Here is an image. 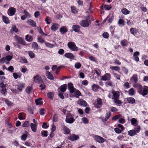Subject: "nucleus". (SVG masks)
I'll return each mask as SVG.
<instances>
[{"instance_id":"1","label":"nucleus","mask_w":148,"mask_h":148,"mask_svg":"<svg viewBox=\"0 0 148 148\" xmlns=\"http://www.w3.org/2000/svg\"><path fill=\"white\" fill-rule=\"evenodd\" d=\"M136 87L138 89L139 93L141 94L143 96L148 94V87L145 86L143 87L141 85L138 84L136 85Z\"/></svg>"},{"instance_id":"2","label":"nucleus","mask_w":148,"mask_h":148,"mask_svg":"<svg viewBox=\"0 0 148 148\" xmlns=\"http://www.w3.org/2000/svg\"><path fill=\"white\" fill-rule=\"evenodd\" d=\"M140 130V126H138L137 128L134 130H132L128 132V134L130 136H134L137 134V133H139Z\"/></svg>"},{"instance_id":"3","label":"nucleus","mask_w":148,"mask_h":148,"mask_svg":"<svg viewBox=\"0 0 148 148\" xmlns=\"http://www.w3.org/2000/svg\"><path fill=\"white\" fill-rule=\"evenodd\" d=\"M91 23V21L90 20H88L87 19L86 20H82L79 23V24L83 27H87Z\"/></svg>"},{"instance_id":"4","label":"nucleus","mask_w":148,"mask_h":148,"mask_svg":"<svg viewBox=\"0 0 148 148\" xmlns=\"http://www.w3.org/2000/svg\"><path fill=\"white\" fill-rule=\"evenodd\" d=\"M34 81L38 84H44V81L42 79L41 76L39 75H37L33 77Z\"/></svg>"},{"instance_id":"5","label":"nucleus","mask_w":148,"mask_h":148,"mask_svg":"<svg viewBox=\"0 0 148 148\" xmlns=\"http://www.w3.org/2000/svg\"><path fill=\"white\" fill-rule=\"evenodd\" d=\"M14 38L18 43L21 44L23 45H26V43L24 39L17 35H16L14 36Z\"/></svg>"},{"instance_id":"6","label":"nucleus","mask_w":148,"mask_h":148,"mask_svg":"<svg viewBox=\"0 0 148 148\" xmlns=\"http://www.w3.org/2000/svg\"><path fill=\"white\" fill-rule=\"evenodd\" d=\"M79 137L78 135L73 134L68 137V139L71 141H74L78 140Z\"/></svg>"},{"instance_id":"7","label":"nucleus","mask_w":148,"mask_h":148,"mask_svg":"<svg viewBox=\"0 0 148 148\" xmlns=\"http://www.w3.org/2000/svg\"><path fill=\"white\" fill-rule=\"evenodd\" d=\"M16 12V9L13 7H10L8 10L7 13L10 16L14 15Z\"/></svg>"},{"instance_id":"8","label":"nucleus","mask_w":148,"mask_h":148,"mask_svg":"<svg viewBox=\"0 0 148 148\" xmlns=\"http://www.w3.org/2000/svg\"><path fill=\"white\" fill-rule=\"evenodd\" d=\"M111 78V75L109 73H106L102 76L101 80L104 81H106L110 80Z\"/></svg>"},{"instance_id":"9","label":"nucleus","mask_w":148,"mask_h":148,"mask_svg":"<svg viewBox=\"0 0 148 148\" xmlns=\"http://www.w3.org/2000/svg\"><path fill=\"white\" fill-rule=\"evenodd\" d=\"M97 103L95 105V107L97 108H100L103 104L102 99L100 98H98L97 99Z\"/></svg>"},{"instance_id":"10","label":"nucleus","mask_w":148,"mask_h":148,"mask_svg":"<svg viewBox=\"0 0 148 148\" xmlns=\"http://www.w3.org/2000/svg\"><path fill=\"white\" fill-rule=\"evenodd\" d=\"M111 113L110 112H107L106 114L105 118H103L101 119L102 121L103 122H105L107 121L110 118L111 115Z\"/></svg>"},{"instance_id":"11","label":"nucleus","mask_w":148,"mask_h":148,"mask_svg":"<svg viewBox=\"0 0 148 148\" xmlns=\"http://www.w3.org/2000/svg\"><path fill=\"white\" fill-rule=\"evenodd\" d=\"M77 103L80 105L83 106H86L87 105V103L86 101L83 100V99H80L77 101Z\"/></svg>"},{"instance_id":"12","label":"nucleus","mask_w":148,"mask_h":148,"mask_svg":"<svg viewBox=\"0 0 148 148\" xmlns=\"http://www.w3.org/2000/svg\"><path fill=\"white\" fill-rule=\"evenodd\" d=\"M95 139L97 142L99 143H103L104 141V139L103 137L99 136H95Z\"/></svg>"},{"instance_id":"13","label":"nucleus","mask_w":148,"mask_h":148,"mask_svg":"<svg viewBox=\"0 0 148 148\" xmlns=\"http://www.w3.org/2000/svg\"><path fill=\"white\" fill-rule=\"evenodd\" d=\"M68 89L69 90L70 92L71 93H73L75 89L74 87L73 84L70 83L68 84Z\"/></svg>"},{"instance_id":"14","label":"nucleus","mask_w":148,"mask_h":148,"mask_svg":"<svg viewBox=\"0 0 148 148\" xmlns=\"http://www.w3.org/2000/svg\"><path fill=\"white\" fill-rule=\"evenodd\" d=\"M140 53L139 52L136 51L134 53L133 57V59L136 62H138L139 61V59L138 56H139Z\"/></svg>"},{"instance_id":"15","label":"nucleus","mask_w":148,"mask_h":148,"mask_svg":"<svg viewBox=\"0 0 148 148\" xmlns=\"http://www.w3.org/2000/svg\"><path fill=\"white\" fill-rule=\"evenodd\" d=\"M59 27V25L56 23H54L51 27V29L52 31L55 32L58 29Z\"/></svg>"},{"instance_id":"16","label":"nucleus","mask_w":148,"mask_h":148,"mask_svg":"<svg viewBox=\"0 0 148 148\" xmlns=\"http://www.w3.org/2000/svg\"><path fill=\"white\" fill-rule=\"evenodd\" d=\"M68 31V29L66 28L65 26H63L61 27L60 29V32L62 34H65Z\"/></svg>"},{"instance_id":"17","label":"nucleus","mask_w":148,"mask_h":148,"mask_svg":"<svg viewBox=\"0 0 148 148\" xmlns=\"http://www.w3.org/2000/svg\"><path fill=\"white\" fill-rule=\"evenodd\" d=\"M67 88V85L66 84H64L61 85L58 88V90L60 89V91L61 92H64L66 90Z\"/></svg>"},{"instance_id":"18","label":"nucleus","mask_w":148,"mask_h":148,"mask_svg":"<svg viewBox=\"0 0 148 148\" xmlns=\"http://www.w3.org/2000/svg\"><path fill=\"white\" fill-rule=\"evenodd\" d=\"M72 29L75 32H79L80 30V27L78 25H74L72 26Z\"/></svg>"},{"instance_id":"19","label":"nucleus","mask_w":148,"mask_h":148,"mask_svg":"<svg viewBox=\"0 0 148 148\" xmlns=\"http://www.w3.org/2000/svg\"><path fill=\"white\" fill-rule=\"evenodd\" d=\"M63 130L64 131V134H69L71 132L70 129L65 125L63 126Z\"/></svg>"},{"instance_id":"20","label":"nucleus","mask_w":148,"mask_h":148,"mask_svg":"<svg viewBox=\"0 0 148 148\" xmlns=\"http://www.w3.org/2000/svg\"><path fill=\"white\" fill-rule=\"evenodd\" d=\"M65 57L69 59H73L74 58V55L72 53H66L64 55Z\"/></svg>"},{"instance_id":"21","label":"nucleus","mask_w":148,"mask_h":148,"mask_svg":"<svg viewBox=\"0 0 148 148\" xmlns=\"http://www.w3.org/2000/svg\"><path fill=\"white\" fill-rule=\"evenodd\" d=\"M25 84L23 83H20L18 84L17 89L19 91H21L25 87Z\"/></svg>"},{"instance_id":"22","label":"nucleus","mask_w":148,"mask_h":148,"mask_svg":"<svg viewBox=\"0 0 148 148\" xmlns=\"http://www.w3.org/2000/svg\"><path fill=\"white\" fill-rule=\"evenodd\" d=\"M113 94V96L114 98V99L119 98L120 96L119 92L118 91H112V92Z\"/></svg>"},{"instance_id":"23","label":"nucleus","mask_w":148,"mask_h":148,"mask_svg":"<svg viewBox=\"0 0 148 148\" xmlns=\"http://www.w3.org/2000/svg\"><path fill=\"white\" fill-rule=\"evenodd\" d=\"M46 75L47 77L50 80H53L54 77L51 72L47 71L46 72Z\"/></svg>"},{"instance_id":"24","label":"nucleus","mask_w":148,"mask_h":148,"mask_svg":"<svg viewBox=\"0 0 148 148\" xmlns=\"http://www.w3.org/2000/svg\"><path fill=\"white\" fill-rule=\"evenodd\" d=\"M27 23L33 27H34L36 26V23L33 20L29 19L27 21Z\"/></svg>"},{"instance_id":"25","label":"nucleus","mask_w":148,"mask_h":148,"mask_svg":"<svg viewBox=\"0 0 148 148\" xmlns=\"http://www.w3.org/2000/svg\"><path fill=\"white\" fill-rule=\"evenodd\" d=\"M127 102L129 103L134 104L135 103L136 101L134 98L132 97H129L127 98Z\"/></svg>"},{"instance_id":"26","label":"nucleus","mask_w":148,"mask_h":148,"mask_svg":"<svg viewBox=\"0 0 148 148\" xmlns=\"http://www.w3.org/2000/svg\"><path fill=\"white\" fill-rule=\"evenodd\" d=\"M130 33L133 35L136 36L138 31L136 29L134 28H131L130 29Z\"/></svg>"},{"instance_id":"27","label":"nucleus","mask_w":148,"mask_h":148,"mask_svg":"<svg viewBox=\"0 0 148 148\" xmlns=\"http://www.w3.org/2000/svg\"><path fill=\"white\" fill-rule=\"evenodd\" d=\"M75 121V119L73 117L70 118H66L65 119V121L67 123H72Z\"/></svg>"},{"instance_id":"28","label":"nucleus","mask_w":148,"mask_h":148,"mask_svg":"<svg viewBox=\"0 0 148 148\" xmlns=\"http://www.w3.org/2000/svg\"><path fill=\"white\" fill-rule=\"evenodd\" d=\"M32 130L33 132H36V131L37 125L31 123L30 125Z\"/></svg>"},{"instance_id":"29","label":"nucleus","mask_w":148,"mask_h":148,"mask_svg":"<svg viewBox=\"0 0 148 148\" xmlns=\"http://www.w3.org/2000/svg\"><path fill=\"white\" fill-rule=\"evenodd\" d=\"M2 19L4 22L6 24H8L10 23V21L9 18L6 16H2Z\"/></svg>"},{"instance_id":"30","label":"nucleus","mask_w":148,"mask_h":148,"mask_svg":"<svg viewBox=\"0 0 148 148\" xmlns=\"http://www.w3.org/2000/svg\"><path fill=\"white\" fill-rule=\"evenodd\" d=\"M102 8H103L106 10H109L112 8V7L110 5H103L101 7V9H102Z\"/></svg>"},{"instance_id":"31","label":"nucleus","mask_w":148,"mask_h":148,"mask_svg":"<svg viewBox=\"0 0 148 148\" xmlns=\"http://www.w3.org/2000/svg\"><path fill=\"white\" fill-rule=\"evenodd\" d=\"M100 87L98 85H96L95 84H93L92 86V90L95 92L97 91V90L99 89Z\"/></svg>"},{"instance_id":"32","label":"nucleus","mask_w":148,"mask_h":148,"mask_svg":"<svg viewBox=\"0 0 148 148\" xmlns=\"http://www.w3.org/2000/svg\"><path fill=\"white\" fill-rule=\"evenodd\" d=\"M29 133H28L26 131V134H23L21 136V140L23 141L25 140L28 136Z\"/></svg>"},{"instance_id":"33","label":"nucleus","mask_w":148,"mask_h":148,"mask_svg":"<svg viewBox=\"0 0 148 148\" xmlns=\"http://www.w3.org/2000/svg\"><path fill=\"white\" fill-rule=\"evenodd\" d=\"M25 39L28 42H31L33 38L32 36L27 34L25 36Z\"/></svg>"},{"instance_id":"34","label":"nucleus","mask_w":148,"mask_h":148,"mask_svg":"<svg viewBox=\"0 0 148 148\" xmlns=\"http://www.w3.org/2000/svg\"><path fill=\"white\" fill-rule=\"evenodd\" d=\"M47 96L48 98L51 99H53L54 96V93L53 92H50L47 93Z\"/></svg>"},{"instance_id":"35","label":"nucleus","mask_w":148,"mask_h":148,"mask_svg":"<svg viewBox=\"0 0 148 148\" xmlns=\"http://www.w3.org/2000/svg\"><path fill=\"white\" fill-rule=\"evenodd\" d=\"M114 18V16L112 15L109 14L107 17V19H108V23H112Z\"/></svg>"},{"instance_id":"36","label":"nucleus","mask_w":148,"mask_h":148,"mask_svg":"<svg viewBox=\"0 0 148 148\" xmlns=\"http://www.w3.org/2000/svg\"><path fill=\"white\" fill-rule=\"evenodd\" d=\"M138 78L137 75H134L131 79V80L134 82V83H136L138 81Z\"/></svg>"},{"instance_id":"37","label":"nucleus","mask_w":148,"mask_h":148,"mask_svg":"<svg viewBox=\"0 0 148 148\" xmlns=\"http://www.w3.org/2000/svg\"><path fill=\"white\" fill-rule=\"evenodd\" d=\"M42 99L41 98L36 99L35 101V103L36 105H41L43 103V102L41 101Z\"/></svg>"},{"instance_id":"38","label":"nucleus","mask_w":148,"mask_h":148,"mask_svg":"<svg viewBox=\"0 0 148 148\" xmlns=\"http://www.w3.org/2000/svg\"><path fill=\"white\" fill-rule=\"evenodd\" d=\"M121 12L124 14H127L130 13V11L126 8H124L122 9Z\"/></svg>"},{"instance_id":"39","label":"nucleus","mask_w":148,"mask_h":148,"mask_svg":"<svg viewBox=\"0 0 148 148\" xmlns=\"http://www.w3.org/2000/svg\"><path fill=\"white\" fill-rule=\"evenodd\" d=\"M65 67L64 66H60L56 70V74L58 75L59 74L60 69L62 67L64 68Z\"/></svg>"},{"instance_id":"40","label":"nucleus","mask_w":148,"mask_h":148,"mask_svg":"<svg viewBox=\"0 0 148 148\" xmlns=\"http://www.w3.org/2000/svg\"><path fill=\"white\" fill-rule=\"evenodd\" d=\"M25 114L23 112H20L18 114V118L20 120L24 119L23 115Z\"/></svg>"},{"instance_id":"41","label":"nucleus","mask_w":148,"mask_h":148,"mask_svg":"<svg viewBox=\"0 0 148 148\" xmlns=\"http://www.w3.org/2000/svg\"><path fill=\"white\" fill-rule=\"evenodd\" d=\"M110 68L111 70L114 71H119L120 70V68L118 66H110Z\"/></svg>"},{"instance_id":"42","label":"nucleus","mask_w":148,"mask_h":148,"mask_svg":"<svg viewBox=\"0 0 148 148\" xmlns=\"http://www.w3.org/2000/svg\"><path fill=\"white\" fill-rule=\"evenodd\" d=\"M121 45L123 46H126L127 45V42L125 40H123L121 41Z\"/></svg>"},{"instance_id":"43","label":"nucleus","mask_w":148,"mask_h":148,"mask_svg":"<svg viewBox=\"0 0 148 148\" xmlns=\"http://www.w3.org/2000/svg\"><path fill=\"white\" fill-rule=\"evenodd\" d=\"M75 95L76 96H80L81 95V93L80 91L75 89L74 92Z\"/></svg>"},{"instance_id":"44","label":"nucleus","mask_w":148,"mask_h":148,"mask_svg":"<svg viewBox=\"0 0 148 148\" xmlns=\"http://www.w3.org/2000/svg\"><path fill=\"white\" fill-rule=\"evenodd\" d=\"M48 132L47 131L43 130L41 133V135L44 137H46L48 136Z\"/></svg>"},{"instance_id":"45","label":"nucleus","mask_w":148,"mask_h":148,"mask_svg":"<svg viewBox=\"0 0 148 148\" xmlns=\"http://www.w3.org/2000/svg\"><path fill=\"white\" fill-rule=\"evenodd\" d=\"M5 102L8 106H12V103L11 101L9 100L8 99H6Z\"/></svg>"},{"instance_id":"46","label":"nucleus","mask_w":148,"mask_h":148,"mask_svg":"<svg viewBox=\"0 0 148 148\" xmlns=\"http://www.w3.org/2000/svg\"><path fill=\"white\" fill-rule=\"evenodd\" d=\"M32 88L30 86L27 87L26 89V91L28 94H30L32 90Z\"/></svg>"},{"instance_id":"47","label":"nucleus","mask_w":148,"mask_h":148,"mask_svg":"<svg viewBox=\"0 0 148 148\" xmlns=\"http://www.w3.org/2000/svg\"><path fill=\"white\" fill-rule=\"evenodd\" d=\"M134 91L133 88H131L128 91L129 94L130 95H132L134 94Z\"/></svg>"},{"instance_id":"48","label":"nucleus","mask_w":148,"mask_h":148,"mask_svg":"<svg viewBox=\"0 0 148 148\" xmlns=\"http://www.w3.org/2000/svg\"><path fill=\"white\" fill-rule=\"evenodd\" d=\"M109 36V34L107 32H105L103 33L102 34L103 37L105 38H108Z\"/></svg>"},{"instance_id":"49","label":"nucleus","mask_w":148,"mask_h":148,"mask_svg":"<svg viewBox=\"0 0 148 148\" xmlns=\"http://www.w3.org/2000/svg\"><path fill=\"white\" fill-rule=\"evenodd\" d=\"M121 116V115L119 114L118 115H115L114 116H113L112 119V120H116L118 119Z\"/></svg>"},{"instance_id":"50","label":"nucleus","mask_w":148,"mask_h":148,"mask_svg":"<svg viewBox=\"0 0 148 148\" xmlns=\"http://www.w3.org/2000/svg\"><path fill=\"white\" fill-rule=\"evenodd\" d=\"M131 122L132 124L133 125H134L137 123V120L134 118H132V119Z\"/></svg>"},{"instance_id":"51","label":"nucleus","mask_w":148,"mask_h":148,"mask_svg":"<svg viewBox=\"0 0 148 148\" xmlns=\"http://www.w3.org/2000/svg\"><path fill=\"white\" fill-rule=\"evenodd\" d=\"M71 12L75 14L77 12V9L75 7H71Z\"/></svg>"},{"instance_id":"52","label":"nucleus","mask_w":148,"mask_h":148,"mask_svg":"<svg viewBox=\"0 0 148 148\" xmlns=\"http://www.w3.org/2000/svg\"><path fill=\"white\" fill-rule=\"evenodd\" d=\"M6 84H4L3 82H1L0 83V87L2 89L6 88Z\"/></svg>"},{"instance_id":"53","label":"nucleus","mask_w":148,"mask_h":148,"mask_svg":"<svg viewBox=\"0 0 148 148\" xmlns=\"http://www.w3.org/2000/svg\"><path fill=\"white\" fill-rule=\"evenodd\" d=\"M75 66L76 69H79L81 67V64L79 62L76 63Z\"/></svg>"},{"instance_id":"54","label":"nucleus","mask_w":148,"mask_h":148,"mask_svg":"<svg viewBox=\"0 0 148 148\" xmlns=\"http://www.w3.org/2000/svg\"><path fill=\"white\" fill-rule=\"evenodd\" d=\"M22 126L24 127H27L29 126V122L27 121L24 122L22 125Z\"/></svg>"},{"instance_id":"55","label":"nucleus","mask_w":148,"mask_h":148,"mask_svg":"<svg viewBox=\"0 0 148 148\" xmlns=\"http://www.w3.org/2000/svg\"><path fill=\"white\" fill-rule=\"evenodd\" d=\"M114 130L115 132L117 134H120L122 132V130L118 128H115Z\"/></svg>"},{"instance_id":"56","label":"nucleus","mask_w":148,"mask_h":148,"mask_svg":"<svg viewBox=\"0 0 148 148\" xmlns=\"http://www.w3.org/2000/svg\"><path fill=\"white\" fill-rule=\"evenodd\" d=\"M54 135V132H51L50 133L49 136L48 137V138L50 140H51L52 138L53 137Z\"/></svg>"},{"instance_id":"57","label":"nucleus","mask_w":148,"mask_h":148,"mask_svg":"<svg viewBox=\"0 0 148 148\" xmlns=\"http://www.w3.org/2000/svg\"><path fill=\"white\" fill-rule=\"evenodd\" d=\"M114 101L115 103L119 104L120 106L122 104L121 101L119 99V98L114 99Z\"/></svg>"},{"instance_id":"58","label":"nucleus","mask_w":148,"mask_h":148,"mask_svg":"<svg viewBox=\"0 0 148 148\" xmlns=\"http://www.w3.org/2000/svg\"><path fill=\"white\" fill-rule=\"evenodd\" d=\"M68 46H76L73 42H69L68 43Z\"/></svg>"},{"instance_id":"59","label":"nucleus","mask_w":148,"mask_h":148,"mask_svg":"<svg viewBox=\"0 0 148 148\" xmlns=\"http://www.w3.org/2000/svg\"><path fill=\"white\" fill-rule=\"evenodd\" d=\"M82 120L84 123H88L89 122L88 119L86 117L82 118Z\"/></svg>"},{"instance_id":"60","label":"nucleus","mask_w":148,"mask_h":148,"mask_svg":"<svg viewBox=\"0 0 148 148\" xmlns=\"http://www.w3.org/2000/svg\"><path fill=\"white\" fill-rule=\"evenodd\" d=\"M34 15L35 18H38V16L40 15V12L38 11H36L35 12Z\"/></svg>"},{"instance_id":"61","label":"nucleus","mask_w":148,"mask_h":148,"mask_svg":"<svg viewBox=\"0 0 148 148\" xmlns=\"http://www.w3.org/2000/svg\"><path fill=\"white\" fill-rule=\"evenodd\" d=\"M21 60L24 63H26L27 62V59L24 57H21Z\"/></svg>"},{"instance_id":"62","label":"nucleus","mask_w":148,"mask_h":148,"mask_svg":"<svg viewBox=\"0 0 148 148\" xmlns=\"http://www.w3.org/2000/svg\"><path fill=\"white\" fill-rule=\"evenodd\" d=\"M105 85L106 86H112V81L110 80L107 81L106 82Z\"/></svg>"},{"instance_id":"63","label":"nucleus","mask_w":148,"mask_h":148,"mask_svg":"<svg viewBox=\"0 0 148 148\" xmlns=\"http://www.w3.org/2000/svg\"><path fill=\"white\" fill-rule=\"evenodd\" d=\"M28 54L29 56L31 58H33L35 57V54L32 51H29Z\"/></svg>"},{"instance_id":"64","label":"nucleus","mask_w":148,"mask_h":148,"mask_svg":"<svg viewBox=\"0 0 148 148\" xmlns=\"http://www.w3.org/2000/svg\"><path fill=\"white\" fill-rule=\"evenodd\" d=\"M53 119V121L54 122H56L58 121V118L56 114L54 115Z\"/></svg>"}]
</instances>
